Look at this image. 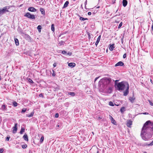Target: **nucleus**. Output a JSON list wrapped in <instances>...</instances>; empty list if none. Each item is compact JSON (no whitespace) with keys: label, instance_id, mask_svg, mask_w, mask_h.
Wrapping results in <instances>:
<instances>
[{"label":"nucleus","instance_id":"obj_1","mask_svg":"<svg viewBox=\"0 0 153 153\" xmlns=\"http://www.w3.org/2000/svg\"><path fill=\"white\" fill-rule=\"evenodd\" d=\"M153 133V123L150 121H146L142 129L141 136L145 140H148L152 137Z\"/></svg>","mask_w":153,"mask_h":153},{"label":"nucleus","instance_id":"obj_2","mask_svg":"<svg viewBox=\"0 0 153 153\" xmlns=\"http://www.w3.org/2000/svg\"><path fill=\"white\" fill-rule=\"evenodd\" d=\"M111 79L104 78L101 79L99 82L98 86L102 91L110 94L112 91V88L109 85L111 81Z\"/></svg>","mask_w":153,"mask_h":153},{"label":"nucleus","instance_id":"obj_3","mask_svg":"<svg viewBox=\"0 0 153 153\" xmlns=\"http://www.w3.org/2000/svg\"><path fill=\"white\" fill-rule=\"evenodd\" d=\"M117 89L119 91H123L126 89L123 92V95L126 96L129 93V85L128 83L125 81L118 82L117 84Z\"/></svg>","mask_w":153,"mask_h":153},{"label":"nucleus","instance_id":"obj_4","mask_svg":"<svg viewBox=\"0 0 153 153\" xmlns=\"http://www.w3.org/2000/svg\"><path fill=\"white\" fill-rule=\"evenodd\" d=\"M10 7L9 6L5 7L2 9L1 8L0 9V16L6 12H9V11L8 10V9Z\"/></svg>","mask_w":153,"mask_h":153},{"label":"nucleus","instance_id":"obj_5","mask_svg":"<svg viewBox=\"0 0 153 153\" xmlns=\"http://www.w3.org/2000/svg\"><path fill=\"white\" fill-rule=\"evenodd\" d=\"M24 16L31 19H35V16L34 15L31 14L29 12L26 13L24 15Z\"/></svg>","mask_w":153,"mask_h":153},{"label":"nucleus","instance_id":"obj_6","mask_svg":"<svg viewBox=\"0 0 153 153\" xmlns=\"http://www.w3.org/2000/svg\"><path fill=\"white\" fill-rule=\"evenodd\" d=\"M17 124L16 123L14 126L13 128V133H15L16 132L17 130Z\"/></svg>","mask_w":153,"mask_h":153},{"label":"nucleus","instance_id":"obj_7","mask_svg":"<svg viewBox=\"0 0 153 153\" xmlns=\"http://www.w3.org/2000/svg\"><path fill=\"white\" fill-rule=\"evenodd\" d=\"M124 65V64L123 62L121 61H120L118 62L115 65V67H117L118 66H122Z\"/></svg>","mask_w":153,"mask_h":153},{"label":"nucleus","instance_id":"obj_8","mask_svg":"<svg viewBox=\"0 0 153 153\" xmlns=\"http://www.w3.org/2000/svg\"><path fill=\"white\" fill-rule=\"evenodd\" d=\"M152 145H153V140L152 141V142L151 143H150V144H147L146 143H144V144H141V143L140 144V146H152Z\"/></svg>","mask_w":153,"mask_h":153},{"label":"nucleus","instance_id":"obj_9","mask_svg":"<svg viewBox=\"0 0 153 153\" xmlns=\"http://www.w3.org/2000/svg\"><path fill=\"white\" fill-rule=\"evenodd\" d=\"M0 109L2 111H6L7 110V105L5 104L2 105Z\"/></svg>","mask_w":153,"mask_h":153},{"label":"nucleus","instance_id":"obj_10","mask_svg":"<svg viewBox=\"0 0 153 153\" xmlns=\"http://www.w3.org/2000/svg\"><path fill=\"white\" fill-rule=\"evenodd\" d=\"M132 121L131 120L127 121L126 125L128 127H131V126L132 125Z\"/></svg>","mask_w":153,"mask_h":153},{"label":"nucleus","instance_id":"obj_11","mask_svg":"<svg viewBox=\"0 0 153 153\" xmlns=\"http://www.w3.org/2000/svg\"><path fill=\"white\" fill-rule=\"evenodd\" d=\"M28 10H29L30 11L33 12H35L36 11V10L35 8H34L32 7H29L28 8Z\"/></svg>","mask_w":153,"mask_h":153},{"label":"nucleus","instance_id":"obj_12","mask_svg":"<svg viewBox=\"0 0 153 153\" xmlns=\"http://www.w3.org/2000/svg\"><path fill=\"white\" fill-rule=\"evenodd\" d=\"M75 65V63L74 62L70 63L68 64V66L71 68L74 67Z\"/></svg>","mask_w":153,"mask_h":153},{"label":"nucleus","instance_id":"obj_13","mask_svg":"<svg viewBox=\"0 0 153 153\" xmlns=\"http://www.w3.org/2000/svg\"><path fill=\"white\" fill-rule=\"evenodd\" d=\"M123 5L124 7H126L128 1L127 0H123Z\"/></svg>","mask_w":153,"mask_h":153},{"label":"nucleus","instance_id":"obj_14","mask_svg":"<svg viewBox=\"0 0 153 153\" xmlns=\"http://www.w3.org/2000/svg\"><path fill=\"white\" fill-rule=\"evenodd\" d=\"M23 138L26 141H28V137L26 134H25L23 136Z\"/></svg>","mask_w":153,"mask_h":153},{"label":"nucleus","instance_id":"obj_15","mask_svg":"<svg viewBox=\"0 0 153 153\" xmlns=\"http://www.w3.org/2000/svg\"><path fill=\"white\" fill-rule=\"evenodd\" d=\"M114 44L110 45V46L109 48V49L110 51H112L113 50L114 48Z\"/></svg>","mask_w":153,"mask_h":153},{"label":"nucleus","instance_id":"obj_16","mask_svg":"<svg viewBox=\"0 0 153 153\" xmlns=\"http://www.w3.org/2000/svg\"><path fill=\"white\" fill-rule=\"evenodd\" d=\"M34 114V112L33 111L30 114H27L26 116L28 117H33Z\"/></svg>","mask_w":153,"mask_h":153},{"label":"nucleus","instance_id":"obj_17","mask_svg":"<svg viewBox=\"0 0 153 153\" xmlns=\"http://www.w3.org/2000/svg\"><path fill=\"white\" fill-rule=\"evenodd\" d=\"M69 4V2L68 1H66V2L65 3V4H64V5L63 6V7H62V8H64L68 6V5Z\"/></svg>","mask_w":153,"mask_h":153},{"label":"nucleus","instance_id":"obj_18","mask_svg":"<svg viewBox=\"0 0 153 153\" xmlns=\"http://www.w3.org/2000/svg\"><path fill=\"white\" fill-rule=\"evenodd\" d=\"M135 100V98L134 97H129V100L131 102L133 103L134 102V100Z\"/></svg>","mask_w":153,"mask_h":153},{"label":"nucleus","instance_id":"obj_19","mask_svg":"<svg viewBox=\"0 0 153 153\" xmlns=\"http://www.w3.org/2000/svg\"><path fill=\"white\" fill-rule=\"evenodd\" d=\"M40 10L42 14L44 15L45 14V11L43 8H41L40 9Z\"/></svg>","mask_w":153,"mask_h":153},{"label":"nucleus","instance_id":"obj_20","mask_svg":"<svg viewBox=\"0 0 153 153\" xmlns=\"http://www.w3.org/2000/svg\"><path fill=\"white\" fill-rule=\"evenodd\" d=\"M75 93L74 92H68V94L72 96H74L75 95Z\"/></svg>","mask_w":153,"mask_h":153},{"label":"nucleus","instance_id":"obj_21","mask_svg":"<svg viewBox=\"0 0 153 153\" xmlns=\"http://www.w3.org/2000/svg\"><path fill=\"white\" fill-rule=\"evenodd\" d=\"M12 104L13 105L14 107H16L18 105V103L16 101H13L12 102Z\"/></svg>","mask_w":153,"mask_h":153},{"label":"nucleus","instance_id":"obj_22","mask_svg":"<svg viewBox=\"0 0 153 153\" xmlns=\"http://www.w3.org/2000/svg\"><path fill=\"white\" fill-rule=\"evenodd\" d=\"M14 40L16 45L17 46L19 44L18 40L16 38L14 39Z\"/></svg>","mask_w":153,"mask_h":153},{"label":"nucleus","instance_id":"obj_23","mask_svg":"<svg viewBox=\"0 0 153 153\" xmlns=\"http://www.w3.org/2000/svg\"><path fill=\"white\" fill-rule=\"evenodd\" d=\"M65 42L63 41H61L58 44V45L59 46L63 45H64Z\"/></svg>","mask_w":153,"mask_h":153},{"label":"nucleus","instance_id":"obj_24","mask_svg":"<svg viewBox=\"0 0 153 153\" xmlns=\"http://www.w3.org/2000/svg\"><path fill=\"white\" fill-rule=\"evenodd\" d=\"M37 29L38 30V31L40 32L41 31V29L42 28V27L41 25H39L37 27Z\"/></svg>","mask_w":153,"mask_h":153},{"label":"nucleus","instance_id":"obj_25","mask_svg":"<svg viewBox=\"0 0 153 153\" xmlns=\"http://www.w3.org/2000/svg\"><path fill=\"white\" fill-rule=\"evenodd\" d=\"M111 123L112 124H114V125H117V123L116 122L115 120L113 119L112 120H111Z\"/></svg>","mask_w":153,"mask_h":153},{"label":"nucleus","instance_id":"obj_26","mask_svg":"<svg viewBox=\"0 0 153 153\" xmlns=\"http://www.w3.org/2000/svg\"><path fill=\"white\" fill-rule=\"evenodd\" d=\"M25 129L24 128H22L20 131V133L21 134H22L25 131Z\"/></svg>","mask_w":153,"mask_h":153},{"label":"nucleus","instance_id":"obj_27","mask_svg":"<svg viewBox=\"0 0 153 153\" xmlns=\"http://www.w3.org/2000/svg\"><path fill=\"white\" fill-rule=\"evenodd\" d=\"M51 30L52 31H53V32L54 31V30H55L54 27V25L53 24H52L51 25Z\"/></svg>","mask_w":153,"mask_h":153},{"label":"nucleus","instance_id":"obj_28","mask_svg":"<svg viewBox=\"0 0 153 153\" xmlns=\"http://www.w3.org/2000/svg\"><path fill=\"white\" fill-rule=\"evenodd\" d=\"M26 110H27L26 108H23L21 111V113L22 114H24L25 112H26Z\"/></svg>","mask_w":153,"mask_h":153},{"label":"nucleus","instance_id":"obj_29","mask_svg":"<svg viewBox=\"0 0 153 153\" xmlns=\"http://www.w3.org/2000/svg\"><path fill=\"white\" fill-rule=\"evenodd\" d=\"M79 19L81 21H84L85 20H88V19L87 18H85L82 17H80Z\"/></svg>","mask_w":153,"mask_h":153},{"label":"nucleus","instance_id":"obj_30","mask_svg":"<svg viewBox=\"0 0 153 153\" xmlns=\"http://www.w3.org/2000/svg\"><path fill=\"white\" fill-rule=\"evenodd\" d=\"M100 38H101V35H100L98 37L96 42H97V43H99L100 40Z\"/></svg>","mask_w":153,"mask_h":153},{"label":"nucleus","instance_id":"obj_31","mask_svg":"<svg viewBox=\"0 0 153 153\" xmlns=\"http://www.w3.org/2000/svg\"><path fill=\"white\" fill-rule=\"evenodd\" d=\"M22 147L23 149H25L27 147V145L26 144H25L24 145H22Z\"/></svg>","mask_w":153,"mask_h":153},{"label":"nucleus","instance_id":"obj_32","mask_svg":"<svg viewBox=\"0 0 153 153\" xmlns=\"http://www.w3.org/2000/svg\"><path fill=\"white\" fill-rule=\"evenodd\" d=\"M27 80L28 81L30 82V83H33V80L30 78H28L27 79Z\"/></svg>","mask_w":153,"mask_h":153},{"label":"nucleus","instance_id":"obj_33","mask_svg":"<svg viewBox=\"0 0 153 153\" xmlns=\"http://www.w3.org/2000/svg\"><path fill=\"white\" fill-rule=\"evenodd\" d=\"M44 140V137L43 136H42L41 137V138H40V142L41 143H42Z\"/></svg>","mask_w":153,"mask_h":153},{"label":"nucleus","instance_id":"obj_34","mask_svg":"<svg viewBox=\"0 0 153 153\" xmlns=\"http://www.w3.org/2000/svg\"><path fill=\"white\" fill-rule=\"evenodd\" d=\"M18 30L20 33H23L22 30L20 28H18Z\"/></svg>","mask_w":153,"mask_h":153},{"label":"nucleus","instance_id":"obj_35","mask_svg":"<svg viewBox=\"0 0 153 153\" xmlns=\"http://www.w3.org/2000/svg\"><path fill=\"white\" fill-rule=\"evenodd\" d=\"M109 105L111 106H114V104L113 103V102L111 101H110L109 102Z\"/></svg>","mask_w":153,"mask_h":153},{"label":"nucleus","instance_id":"obj_36","mask_svg":"<svg viewBox=\"0 0 153 153\" xmlns=\"http://www.w3.org/2000/svg\"><path fill=\"white\" fill-rule=\"evenodd\" d=\"M125 108L123 107H122L120 109V111L121 112H123L124 111Z\"/></svg>","mask_w":153,"mask_h":153},{"label":"nucleus","instance_id":"obj_37","mask_svg":"<svg viewBox=\"0 0 153 153\" xmlns=\"http://www.w3.org/2000/svg\"><path fill=\"white\" fill-rule=\"evenodd\" d=\"M148 101L150 104V105L151 106H153V103H152L150 100H148Z\"/></svg>","mask_w":153,"mask_h":153},{"label":"nucleus","instance_id":"obj_38","mask_svg":"<svg viewBox=\"0 0 153 153\" xmlns=\"http://www.w3.org/2000/svg\"><path fill=\"white\" fill-rule=\"evenodd\" d=\"M122 24H123L122 22H121L118 26V28H120L122 26Z\"/></svg>","mask_w":153,"mask_h":153},{"label":"nucleus","instance_id":"obj_39","mask_svg":"<svg viewBox=\"0 0 153 153\" xmlns=\"http://www.w3.org/2000/svg\"><path fill=\"white\" fill-rule=\"evenodd\" d=\"M62 53L63 54L65 55L66 54L67 52L65 51H62Z\"/></svg>","mask_w":153,"mask_h":153},{"label":"nucleus","instance_id":"obj_40","mask_svg":"<svg viewBox=\"0 0 153 153\" xmlns=\"http://www.w3.org/2000/svg\"><path fill=\"white\" fill-rule=\"evenodd\" d=\"M10 138V137L7 136L5 139V140L7 141H8L9 140V139Z\"/></svg>","mask_w":153,"mask_h":153},{"label":"nucleus","instance_id":"obj_41","mask_svg":"<svg viewBox=\"0 0 153 153\" xmlns=\"http://www.w3.org/2000/svg\"><path fill=\"white\" fill-rule=\"evenodd\" d=\"M59 114L58 113H56L55 115V117L56 118H58L59 117Z\"/></svg>","mask_w":153,"mask_h":153},{"label":"nucleus","instance_id":"obj_42","mask_svg":"<svg viewBox=\"0 0 153 153\" xmlns=\"http://www.w3.org/2000/svg\"><path fill=\"white\" fill-rule=\"evenodd\" d=\"M126 57V53H125L123 54V58L125 59Z\"/></svg>","mask_w":153,"mask_h":153},{"label":"nucleus","instance_id":"obj_43","mask_svg":"<svg viewBox=\"0 0 153 153\" xmlns=\"http://www.w3.org/2000/svg\"><path fill=\"white\" fill-rule=\"evenodd\" d=\"M4 151V149L3 148L0 149V153H2Z\"/></svg>","mask_w":153,"mask_h":153},{"label":"nucleus","instance_id":"obj_44","mask_svg":"<svg viewBox=\"0 0 153 153\" xmlns=\"http://www.w3.org/2000/svg\"><path fill=\"white\" fill-rule=\"evenodd\" d=\"M66 54L69 56H71L72 55V53L71 52H68V53H67Z\"/></svg>","mask_w":153,"mask_h":153},{"label":"nucleus","instance_id":"obj_45","mask_svg":"<svg viewBox=\"0 0 153 153\" xmlns=\"http://www.w3.org/2000/svg\"><path fill=\"white\" fill-rule=\"evenodd\" d=\"M39 97H43V95L42 94V93H41L40 94H39Z\"/></svg>","mask_w":153,"mask_h":153},{"label":"nucleus","instance_id":"obj_46","mask_svg":"<svg viewBox=\"0 0 153 153\" xmlns=\"http://www.w3.org/2000/svg\"><path fill=\"white\" fill-rule=\"evenodd\" d=\"M96 118L97 119H100V120L102 119V118L100 117H99V116H97L96 117Z\"/></svg>","mask_w":153,"mask_h":153},{"label":"nucleus","instance_id":"obj_47","mask_svg":"<svg viewBox=\"0 0 153 153\" xmlns=\"http://www.w3.org/2000/svg\"><path fill=\"white\" fill-rule=\"evenodd\" d=\"M109 117H110L109 119H110V120H111L114 119L113 118V117L111 116V115H109Z\"/></svg>","mask_w":153,"mask_h":153},{"label":"nucleus","instance_id":"obj_48","mask_svg":"<svg viewBox=\"0 0 153 153\" xmlns=\"http://www.w3.org/2000/svg\"><path fill=\"white\" fill-rule=\"evenodd\" d=\"M141 114H149L147 112L142 113Z\"/></svg>","mask_w":153,"mask_h":153},{"label":"nucleus","instance_id":"obj_49","mask_svg":"<svg viewBox=\"0 0 153 153\" xmlns=\"http://www.w3.org/2000/svg\"><path fill=\"white\" fill-rule=\"evenodd\" d=\"M53 71V74H52V76H54L56 75V74L55 73H54V71Z\"/></svg>","mask_w":153,"mask_h":153},{"label":"nucleus","instance_id":"obj_50","mask_svg":"<svg viewBox=\"0 0 153 153\" xmlns=\"http://www.w3.org/2000/svg\"><path fill=\"white\" fill-rule=\"evenodd\" d=\"M88 15H91V13L90 12H89L88 13Z\"/></svg>","mask_w":153,"mask_h":153},{"label":"nucleus","instance_id":"obj_51","mask_svg":"<svg viewBox=\"0 0 153 153\" xmlns=\"http://www.w3.org/2000/svg\"><path fill=\"white\" fill-rule=\"evenodd\" d=\"M99 78V77H97L95 79L94 82L96 81Z\"/></svg>","mask_w":153,"mask_h":153},{"label":"nucleus","instance_id":"obj_52","mask_svg":"<svg viewBox=\"0 0 153 153\" xmlns=\"http://www.w3.org/2000/svg\"><path fill=\"white\" fill-rule=\"evenodd\" d=\"M151 28H152V31H153V23L152 24V27H151Z\"/></svg>","mask_w":153,"mask_h":153},{"label":"nucleus","instance_id":"obj_53","mask_svg":"<svg viewBox=\"0 0 153 153\" xmlns=\"http://www.w3.org/2000/svg\"><path fill=\"white\" fill-rule=\"evenodd\" d=\"M98 43H97V42H96L95 44L96 46H97Z\"/></svg>","mask_w":153,"mask_h":153},{"label":"nucleus","instance_id":"obj_54","mask_svg":"<svg viewBox=\"0 0 153 153\" xmlns=\"http://www.w3.org/2000/svg\"><path fill=\"white\" fill-rule=\"evenodd\" d=\"M53 66L54 67H55L56 66V64L55 63H54L53 64Z\"/></svg>","mask_w":153,"mask_h":153},{"label":"nucleus","instance_id":"obj_55","mask_svg":"<svg viewBox=\"0 0 153 153\" xmlns=\"http://www.w3.org/2000/svg\"><path fill=\"white\" fill-rule=\"evenodd\" d=\"M118 81V80H116L115 81V85H116V84L117 85L116 82H117Z\"/></svg>","mask_w":153,"mask_h":153},{"label":"nucleus","instance_id":"obj_56","mask_svg":"<svg viewBox=\"0 0 153 153\" xmlns=\"http://www.w3.org/2000/svg\"><path fill=\"white\" fill-rule=\"evenodd\" d=\"M86 4H87V1H86L85 2V5H86Z\"/></svg>","mask_w":153,"mask_h":153},{"label":"nucleus","instance_id":"obj_57","mask_svg":"<svg viewBox=\"0 0 153 153\" xmlns=\"http://www.w3.org/2000/svg\"><path fill=\"white\" fill-rule=\"evenodd\" d=\"M115 1H116V0H114V2H113L114 3H115Z\"/></svg>","mask_w":153,"mask_h":153},{"label":"nucleus","instance_id":"obj_58","mask_svg":"<svg viewBox=\"0 0 153 153\" xmlns=\"http://www.w3.org/2000/svg\"><path fill=\"white\" fill-rule=\"evenodd\" d=\"M114 2V0H113V1H112V2H113V4H114V3H113V2Z\"/></svg>","mask_w":153,"mask_h":153},{"label":"nucleus","instance_id":"obj_59","mask_svg":"<svg viewBox=\"0 0 153 153\" xmlns=\"http://www.w3.org/2000/svg\"><path fill=\"white\" fill-rule=\"evenodd\" d=\"M56 126H57V127H59V125H57Z\"/></svg>","mask_w":153,"mask_h":153},{"label":"nucleus","instance_id":"obj_60","mask_svg":"<svg viewBox=\"0 0 153 153\" xmlns=\"http://www.w3.org/2000/svg\"><path fill=\"white\" fill-rule=\"evenodd\" d=\"M88 35L89 36H89H90V34H89V33Z\"/></svg>","mask_w":153,"mask_h":153},{"label":"nucleus","instance_id":"obj_61","mask_svg":"<svg viewBox=\"0 0 153 153\" xmlns=\"http://www.w3.org/2000/svg\"><path fill=\"white\" fill-rule=\"evenodd\" d=\"M121 42H122L123 43V40H122V39H121Z\"/></svg>","mask_w":153,"mask_h":153},{"label":"nucleus","instance_id":"obj_62","mask_svg":"<svg viewBox=\"0 0 153 153\" xmlns=\"http://www.w3.org/2000/svg\"><path fill=\"white\" fill-rule=\"evenodd\" d=\"M150 81H151V82H152V80L151 79V80H150Z\"/></svg>","mask_w":153,"mask_h":153},{"label":"nucleus","instance_id":"obj_63","mask_svg":"<svg viewBox=\"0 0 153 153\" xmlns=\"http://www.w3.org/2000/svg\"><path fill=\"white\" fill-rule=\"evenodd\" d=\"M100 7L99 6L98 7H97V8H99Z\"/></svg>","mask_w":153,"mask_h":153},{"label":"nucleus","instance_id":"obj_64","mask_svg":"<svg viewBox=\"0 0 153 153\" xmlns=\"http://www.w3.org/2000/svg\"><path fill=\"white\" fill-rule=\"evenodd\" d=\"M61 36V34H60V35L59 36V37H60V36Z\"/></svg>","mask_w":153,"mask_h":153}]
</instances>
